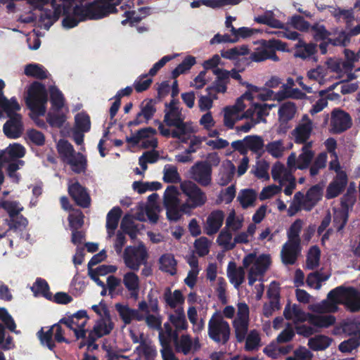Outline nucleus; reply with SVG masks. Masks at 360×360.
I'll use <instances>...</instances> for the list:
<instances>
[{"mask_svg":"<svg viewBox=\"0 0 360 360\" xmlns=\"http://www.w3.org/2000/svg\"><path fill=\"white\" fill-rule=\"evenodd\" d=\"M156 101L153 98L144 99L140 104V111L136 114L134 120L128 122V126H138L143 123H148L156 112Z\"/></svg>","mask_w":360,"mask_h":360,"instance_id":"obj_11","label":"nucleus"},{"mask_svg":"<svg viewBox=\"0 0 360 360\" xmlns=\"http://www.w3.org/2000/svg\"><path fill=\"white\" fill-rule=\"evenodd\" d=\"M352 118L349 113L335 109L331 113L330 132L334 134H340L352 127Z\"/></svg>","mask_w":360,"mask_h":360,"instance_id":"obj_10","label":"nucleus"},{"mask_svg":"<svg viewBox=\"0 0 360 360\" xmlns=\"http://www.w3.org/2000/svg\"><path fill=\"white\" fill-rule=\"evenodd\" d=\"M67 120L66 115L61 110L50 111L46 115V122L51 127L60 128Z\"/></svg>","mask_w":360,"mask_h":360,"instance_id":"obj_38","label":"nucleus"},{"mask_svg":"<svg viewBox=\"0 0 360 360\" xmlns=\"http://www.w3.org/2000/svg\"><path fill=\"white\" fill-rule=\"evenodd\" d=\"M75 129L82 132H88L91 129L89 115L85 112H78L75 117Z\"/></svg>","mask_w":360,"mask_h":360,"instance_id":"obj_44","label":"nucleus"},{"mask_svg":"<svg viewBox=\"0 0 360 360\" xmlns=\"http://www.w3.org/2000/svg\"><path fill=\"white\" fill-rule=\"evenodd\" d=\"M136 351L143 355L146 360H153L157 355L155 347L146 342L145 340H141L140 345L136 348Z\"/></svg>","mask_w":360,"mask_h":360,"instance_id":"obj_45","label":"nucleus"},{"mask_svg":"<svg viewBox=\"0 0 360 360\" xmlns=\"http://www.w3.org/2000/svg\"><path fill=\"white\" fill-rule=\"evenodd\" d=\"M122 214V210L118 206L114 207L107 214L106 229L109 235L113 234L115 229L117 228Z\"/></svg>","mask_w":360,"mask_h":360,"instance_id":"obj_27","label":"nucleus"},{"mask_svg":"<svg viewBox=\"0 0 360 360\" xmlns=\"http://www.w3.org/2000/svg\"><path fill=\"white\" fill-rule=\"evenodd\" d=\"M218 96L216 94L210 91L207 96H200L198 100V106L200 111H205L210 110L213 105V101L217 100Z\"/></svg>","mask_w":360,"mask_h":360,"instance_id":"obj_62","label":"nucleus"},{"mask_svg":"<svg viewBox=\"0 0 360 360\" xmlns=\"http://www.w3.org/2000/svg\"><path fill=\"white\" fill-rule=\"evenodd\" d=\"M256 198L257 193L255 190L251 188L242 190L238 196V200L244 209L252 206Z\"/></svg>","mask_w":360,"mask_h":360,"instance_id":"obj_43","label":"nucleus"},{"mask_svg":"<svg viewBox=\"0 0 360 360\" xmlns=\"http://www.w3.org/2000/svg\"><path fill=\"white\" fill-rule=\"evenodd\" d=\"M176 352H181L184 354H188L192 347V341L189 335H182L180 339L174 342Z\"/></svg>","mask_w":360,"mask_h":360,"instance_id":"obj_59","label":"nucleus"},{"mask_svg":"<svg viewBox=\"0 0 360 360\" xmlns=\"http://www.w3.org/2000/svg\"><path fill=\"white\" fill-rule=\"evenodd\" d=\"M347 184V176L345 172L338 173L335 178L328 184L325 197L330 200L338 196L345 190Z\"/></svg>","mask_w":360,"mask_h":360,"instance_id":"obj_15","label":"nucleus"},{"mask_svg":"<svg viewBox=\"0 0 360 360\" xmlns=\"http://www.w3.org/2000/svg\"><path fill=\"white\" fill-rule=\"evenodd\" d=\"M47 101L48 94L45 85L37 81L33 82L27 90L26 103L28 108L35 116H44Z\"/></svg>","mask_w":360,"mask_h":360,"instance_id":"obj_2","label":"nucleus"},{"mask_svg":"<svg viewBox=\"0 0 360 360\" xmlns=\"http://www.w3.org/2000/svg\"><path fill=\"white\" fill-rule=\"evenodd\" d=\"M88 11L91 13V20L101 19L110 13L117 12L115 4H110L103 0H96L89 4Z\"/></svg>","mask_w":360,"mask_h":360,"instance_id":"obj_12","label":"nucleus"},{"mask_svg":"<svg viewBox=\"0 0 360 360\" xmlns=\"http://www.w3.org/2000/svg\"><path fill=\"white\" fill-rule=\"evenodd\" d=\"M303 119H306L307 122L298 124L292 131L295 137V142L299 144H306L307 140L310 138L313 127L312 122L305 115Z\"/></svg>","mask_w":360,"mask_h":360,"instance_id":"obj_19","label":"nucleus"},{"mask_svg":"<svg viewBox=\"0 0 360 360\" xmlns=\"http://www.w3.org/2000/svg\"><path fill=\"white\" fill-rule=\"evenodd\" d=\"M335 317L331 314L319 315L309 314V323L316 328H329L335 324Z\"/></svg>","mask_w":360,"mask_h":360,"instance_id":"obj_25","label":"nucleus"},{"mask_svg":"<svg viewBox=\"0 0 360 360\" xmlns=\"http://www.w3.org/2000/svg\"><path fill=\"white\" fill-rule=\"evenodd\" d=\"M245 271L242 266L237 267L236 264L231 261L227 267V276L231 284L238 288L245 281Z\"/></svg>","mask_w":360,"mask_h":360,"instance_id":"obj_22","label":"nucleus"},{"mask_svg":"<svg viewBox=\"0 0 360 360\" xmlns=\"http://www.w3.org/2000/svg\"><path fill=\"white\" fill-rule=\"evenodd\" d=\"M357 295V289L354 287H345L343 285L336 287L331 290L327 295L329 300V306L327 307V310L335 312L338 309L337 304L342 303L345 305L346 309L350 312L359 311V307L355 301Z\"/></svg>","mask_w":360,"mask_h":360,"instance_id":"obj_1","label":"nucleus"},{"mask_svg":"<svg viewBox=\"0 0 360 360\" xmlns=\"http://www.w3.org/2000/svg\"><path fill=\"white\" fill-rule=\"evenodd\" d=\"M229 169L224 170L220 174L219 184L222 186L228 185L233 180L235 174V165L231 161H229Z\"/></svg>","mask_w":360,"mask_h":360,"instance_id":"obj_63","label":"nucleus"},{"mask_svg":"<svg viewBox=\"0 0 360 360\" xmlns=\"http://www.w3.org/2000/svg\"><path fill=\"white\" fill-rule=\"evenodd\" d=\"M89 317L84 309L77 311L72 314H66V316L60 320V323L65 324L74 332L76 340L85 339L88 330L85 326Z\"/></svg>","mask_w":360,"mask_h":360,"instance_id":"obj_5","label":"nucleus"},{"mask_svg":"<svg viewBox=\"0 0 360 360\" xmlns=\"http://www.w3.org/2000/svg\"><path fill=\"white\" fill-rule=\"evenodd\" d=\"M311 146L312 142H308L303 146L302 152L297 157L298 165H297V169L303 170L310 165L314 157V152L311 149Z\"/></svg>","mask_w":360,"mask_h":360,"instance_id":"obj_26","label":"nucleus"},{"mask_svg":"<svg viewBox=\"0 0 360 360\" xmlns=\"http://www.w3.org/2000/svg\"><path fill=\"white\" fill-rule=\"evenodd\" d=\"M164 122L167 126L174 127L178 129H182L183 124H186L179 108H172L167 111L164 116Z\"/></svg>","mask_w":360,"mask_h":360,"instance_id":"obj_24","label":"nucleus"},{"mask_svg":"<svg viewBox=\"0 0 360 360\" xmlns=\"http://www.w3.org/2000/svg\"><path fill=\"white\" fill-rule=\"evenodd\" d=\"M321 250L316 245L311 246L307 253L306 264L309 269H314L319 265Z\"/></svg>","mask_w":360,"mask_h":360,"instance_id":"obj_46","label":"nucleus"},{"mask_svg":"<svg viewBox=\"0 0 360 360\" xmlns=\"http://www.w3.org/2000/svg\"><path fill=\"white\" fill-rule=\"evenodd\" d=\"M335 330L340 333V330L348 335H356L359 332V323L354 321H345L342 322L340 326L336 327Z\"/></svg>","mask_w":360,"mask_h":360,"instance_id":"obj_56","label":"nucleus"},{"mask_svg":"<svg viewBox=\"0 0 360 360\" xmlns=\"http://www.w3.org/2000/svg\"><path fill=\"white\" fill-rule=\"evenodd\" d=\"M301 245L299 243L286 242L282 247L281 257L285 265H293L301 252Z\"/></svg>","mask_w":360,"mask_h":360,"instance_id":"obj_17","label":"nucleus"},{"mask_svg":"<svg viewBox=\"0 0 360 360\" xmlns=\"http://www.w3.org/2000/svg\"><path fill=\"white\" fill-rule=\"evenodd\" d=\"M164 300L170 308L174 309L179 304L184 303L185 298L179 290H175L173 293L171 289L167 288L164 292Z\"/></svg>","mask_w":360,"mask_h":360,"instance_id":"obj_30","label":"nucleus"},{"mask_svg":"<svg viewBox=\"0 0 360 360\" xmlns=\"http://www.w3.org/2000/svg\"><path fill=\"white\" fill-rule=\"evenodd\" d=\"M68 193L77 205L83 208H86L90 205V196L86 188L82 186L78 181L69 184Z\"/></svg>","mask_w":360,"mask_h":360,"instance_id":"obj_13","label":"nucleus"},{"mask_svg":"<svg viewBox=\"0 0 360 360\" xmlns=\"http://www.w3.org/2000/svg\"><path fill=\"white\" fill-rule=\"evenodd\" d=\"M61 323L59 321L49 327L46 331L44 328H41L37 333V336L42 346L46 347L49 350L54 352L56 347V342L70 343L65 337V330L63 329Z\"/></svg>","mask_w":360,"mask_h":360,"instance_id":"obj_3","label":"nucleus"},{"mask_svg":"<svg viewBox=\"0 0 360 360\" xmlns=\"http://www.w3.org/2000/svg\"><path fill=\"white\" fill-rule=\"evenodd\" d=\"M302 221L301 219L295 220L290 226L288 231V241L293 243L300 244L301 240L300 233L302 229Z\"/></svg>","mask_w":360,"mask_h":360,"instance_id":"obj_48","label":"nucleus"},{"mask_svg":"<svg viewBox=\"0 0 360 360\" xmlns=\"http://www.w3.org/2000/svg\"><path fill=\"white\" fill-rule=\"evenodd\" d=\"M331 342L330 338L324 335H318L309 340L308 346L314 351H322L328 348Z\"/></svg>","mask_w":360,"mask_h":360,"instance_id":"obj_34","label":"nucleus"},{"mask_svg":"<svg viewBox=\"0 0 360 360\" xmlns=\"http://www.w3.org/2000/svg\"><path fill=\"white\" fill-rule=\"evenodd\" d=\"M233 326L235 329L236 338L238 342H243L248 333V322L243 320H234Z\"/></svg>","mask_w":360,"mask_h":360,"instance_id":"obj_53","label":"nucleus"},{"mask_svg":"<svg viewBox=\"0 0 360 360\" xmlns=\"http://www.w3.org/2000/svg\"><path fill=\"white\" fill-rule=\"evenodd\" d=\"M51 109L53 110H61L64 106L65 98L62 92L56 86H50L49 88Z\"/></svg>","mask_w":360,"mask_h":360,"instance_id":"obj_36","label":"nucleus"},{"mask_svg":"<svg viewBox=\"0 0 360 360\" xmlns=\"http://www.w3.org/2000/svg\"><path fill=\"white\" fill-rule=\"evenodd\" d=\"M65 162L70 165L72 170L76 174H80L86 169V159L81 153H77L76 155H73Z\"/></svg>","mask_w":360,"mask_h":360,"instance_id":"obj_35","label":"nucleus"},{"mask_svg":"<svg viewBox=\"0 0 360 360\" xmlns=\"http://www.w3.org/2000/svg\"><path fill=\"white\" fill-rule=\"evenodd\" d=\"M271 264L270 257L267 255H260L255 262L253 266L251 268L260 276H262L269 269Z\"/></svg>","mask_w":360,"mask_h":360,"instance_id":"obj_50","label":"nucleus"},{"mask_svg":"<svg viewBox=\"0 0 360 360\" xmlns=\"http://www.w3.org/2000/svg\"><path fill=\"white\" fill-rule=\"evenodd\" d=\"M296 105L294 103L288 101L282 104L278 109L279 120L281 122V125L285 124L293 119L296 113Z\"/></svg>","mask_w":360,"mask_h":360,"instance_id":"obj_28","label":"nucleus"},{"mask_svg":"<svg viewBox=\"0 0 360 360\" xmlns=\"http://www.w3.org/2000/svg\"><path fill=\"white\" fill-rule=\"evenodd\" d=\"M103 316L97 320L91 330H88L89 335V343H93L98 339L107 335L111 333L114 328V324L110 319V311L106 305L102 307Z\"/></svg>","mask_w":360,"mask_h":360,"instance_id":"obj_7","label":"nucleus"},{"mask_svg":"<svg viewBox=\"0 0 360 360\" xmlns=\"http://www.w3.org/2000/svg\"><path fill=\"white\" fill-rule=\"evenodd\" d=\"M122 282L129 291L130 297L136 300L139 297L140 290V279L139 276L134 271H128L124 274Z\"/></svg>","mask_w":360,"mask_h":360,"instance_id":"obj_20","label":"nucleus"},{"mask_svg":"<svg viewBox=\"0 0 360 360\" xmlns=\"http://www.w3.org/2000/svg\"><path fill=\"white\" fill-rule=\"evenodd\" d=\"M194 246L200 257H204L209 253V240L206 237L202 236L196 239Z\"/></svg>","mask_w":360,"mask_h":360,"instance_id":"obj_64","label":"nucleus"},{"mask_svg":"<svg viewBox=\"0 0 360 360\" xmlns=\"http://www.w3.org/2000/svg\"><path fill=\"white\" fill-rule=\"evenodd\" d=\"M351 41V38L347 32L341 30L338 32V35L335 38H328V43L335 46H347Z\"/></svg>","mask_w":360,"mask_h":360,"instance_id":"obj_60","label":"nucleus"},{"mask_svg":"<svg viewBox=\"0 0 360 360\" xmlns=\"http://www.w3.org/2000/svg\"><path fill=\"white\" fill-rule=\"evenodd\" d=\"M31 289L34 294L41 295L48 300H52V293L45 279L37 278Z\"/></svg>","mask_w":360,"mask_h":360,"instance_id":"obj_39","label":"nucleus"},{"mask_svg":"<svg viewBox=\"0 0 360 360\" xmlns=\"http://www.w3.org/2000/svg\"><path fill=\"white\" fill-rule=\"evenodd\" d=\"M169 321L175 327V330L177 332L186 330L188 328V323L183 308H178L174 311V314H169Z\"/></svg>","mask_w":360,"mask_h":360,"instance_id":"obj_29","label":"nucleus"},{"mask_svg":"<svg viewBox=\"0 0 360 360\" xmlns=\"http://www.w3.org/2000/svg\"><path fill=\"white\" fill-rule=\"evenodd\" d=\"M115 309L125 324H129L133 320L134 315L137 314V310L132 309L128 305H124L120 303L115 304Z\"/></svg>","mask_w":360,"mask_h":360,"instance_id":"obj_49","label":"nucleus"},{"mask_svg":"<svg viewBox=\"0 0 360 360\" xmlns=\"http://www.w3.org/2000/svg\"><path fill=\"white\" fill-rule=\"evenodd\" d=\"M24 73L27 77L38 79H44L48 77V71L43 65L38 63H30L25 65Z\"/></svg>","mask_w":360,"mask_h":360,"instance_id":"obj_32","label":"nucleus"},{"mask_svg":"<svg viewBox=\"0 0 360 360\" xmlns=\"http://www.w3.org/2000/svg\"><path fill=\"white\" fill-rule=\"evenodd\" d=\"M148 252L143 245L126 248L123 255L124 262L132 271H139L141 264L147 262Z\"/></svg>","mask_w":360,"mask_h":360,"instance_id":"obj_6","label":"nucleus"},{"mask_svg":"<svg viewBox=\"0 0 360 360\" xmlns=\"http://www.w3.org/2000/svg\"><path fill=\"white\" fill-rule=\"evenodd\" d=\"M1 108L6 114L7 117L10 118L11 117H15L16 115H20L17 112L20 110L21 108L15 97L8 99L5 96L1 103Z\"/></svg>","mask_w":360,"mask_h":360,"instance_id":"obj_37","label":"nucleus"},{"mask_svg":"<svg viewBox=\"0 0 360 360\" xmlns=\"http://www.w3.org/2000/svg\"><path fill=\"white\" fill-rule=\"evenodd\" d=\"M120 229L124 233L129 235L131 238L136 237V228L134 226L133 219L130 215L126 214L124 216L121 221Z\"/></svg>","mask_w":360,"mask_h":360,"instance_id":"obj_55","label":"nucleus"},{"mask_svg":"<svg viewBox=\"0 0 360 360\" xmlns=\"http://www.w3.org/2000/svg\"><path fill=\"white\" fill-rule=\"evenodd\" d=\"M224 213L222 210H217L212 211L206 219L205 233L208 236L217 233L223 224Z\"/></svg>","mask_w":360,"mask_h":360,"instance_id":"obj_18","label":"nucleus"},{"mask_svg":"<svg viewBox=\"0 0 360 360\" xmlns=\"http://www.w3.org/2000/svg\"><path fill=\"white\" fill-rule=\"evenodd\" d=\"M183 193L188 197V201L193 203V207H200L207 202L205 192L191 181H185L180 185Z\"/></svg>","mask_w":360,"mask_h":360,"instance_id":"obj_9","label":"nucleus"},{"mask_svg":"<svg viewBox=\"0 0 360 360\" xmlns=\"http://www.w3.org/2000/svg\"><path fill=\"white\" fill-rule=\"evenodd\" d=\"M311 30L314 32L313 37L316 41L328 39V36L330 35V32L326 30L323 25L315 23L311 27Z\"/></svg>","mask_w":360,"mask_h":360,"instance_id":"obj_61","label":"nucleus"},{"mask_svg":"<svg viewBox=\"0 0 360 360\" xmlns=\"http://www.w3.org/2000/svg\"><path fill=\"white\" fill-rule=\"evenodd\" d=\"M22 115H16L15 117H11L4 124L3 131L8 139H18L23 131V124L22 122Z\"/></svg>","mask_w":360,"mask_h":360,"instance_id":"obj_16","label":"nucleus"},{"mask_svg":"<svg viewBox=\"0 0 360 360\" xmlns=\"http://www.w3.org/2000/svg\"><path fill=\"white\" fill-rule=\"evenodd\" d=\"M160 269L173 276L176 273L177 262L172 254H164L160 259Z\"/></svg>","mask_w":360,"mask_h":360,"instance_id":"obj_33","label":"nucleus"},{"mask_svg":"<svg viewBox=\"0 0 360 360\" xmlns=\"http://www.w3.org/2000/svg\"><path fill=\"white\" fill-rule=\"evenodd\" d=\"M212 172V166L207 161H198L189 170L191 178L202 186L211 184Z\"/></svg>","mask_w":360,"mask_h":360,"instance_id":"obj_8","label":"nucleus"},{"mask_svg":"<svg viewBox=\"0 0 360 360\" xmlns=\"http://www.w3.org/2000/svg\"><path fill=\"white\" fill-rule=\"evenodd\" d=\"M349 214L347 210L336 211L333 216V226L337 231H342L347 223Z\"/></svg>","mask_w":360,"mask_h":360,"instance_id":"obj_58","label":"nucleus"},{"mask_svg":"<svg viewBox=\"0 0 360 360\" xmlns=\"http://www.w3.org/2000/svg\"><path fill=\"white\" fill-rule=\"evenodd\" d=\"M213 74L216 75L215 80L211 86L205 89L207 93L211 91L213 94H224L227 91V85L230 79H228V70L222 68H216L213 70Z\"/></svg>","mask_w":360,"mask_h":360,"instance_id":"obj_14","label":"nucleus"},{"mask_svg":"<svg viewBox=\"0 0 360 360\" xmlns=\"http://www.w3.org/2000/svg\"><path fill=\"white\" fill-rule=\"evenodd\" d=\"M248 53L249 49L248 46L243 45L240 47L236 46L228 50H223L221 51V56L226 59L234 60L238 56L247 55Z\"/></svg>","mask_w":360,"mask_h":360,"instance_id":"obj_52","label":"nucleus"},{"mask_svg":"<svg viewBox=\"0 0 360 360\" xmlns=\"http://www.w3.org/2000/svg\"><path fill=\"white\" fill-rule=\"evenodd\" d=\"M231 335L229 323L221 316L213 315L208 322V335L214 342L226 344Z\"/></svg>","mask_w":360,"mask_h":360,"instance_id":"obj_4","label":"nucleus"},{"mask_svg":"<svg viewBox=\"0 0 360 360\" xmlns=\"http://www.w3.org/2000/svg\"><path fill=\"white\" fill-rule=\"evenodd\" d=\"M163 181L166 183L176 184L181 181V176L175 166L167 165L164 169Z\"/></svg>","mask_w":360,"mask_h":360,"instance_id":"obj_54","label":"nucleus"},{"mask_svg":"<svg viewBox=\"0 0 360 360\" xmlns=\"http://www.w3.org/2000/svg\"><path fill=\"white\" fill-rule=\"evenodd\" d=\"M60 16V9L59 8L51 10H46L41 14L40 21L43 23L44 27L49 30L51 26L56 22Z\"/></svg>","mask_w":360,"mask_h":360,"instance_id":"obj_42","label":"nucleus"},{"mask_svg":"<svg viewBox=\"0 0 360 360\" xmlns=\"http://www.w3.org/2000/svg\"><path fill=\"white\" fill-rule=\"evenodd\" d=\"M322 195L323 188L319 184H316L309 188L305 195L304 210L311 211L321 200Z\"/></svg>","mask_w":360,"mask_h":360,"instance_id":"obj_21","label":"nucleus"},{"mask_svg":"<svg viewBox=\"0 0 360 360\" xmlns=\"http://www.w3.org/2000/svg\"><path fill=\"white\" fill-rule=\"evenodd\" d=\"M246 142L247 150L255 153H259L264 146V139L258 135H248L244 138Z\"/></svg>","mask_w":360,"mask_h":360,"instance_id":"obj_41","label":"nucleus"},{"mask_svg":"<svg viewBox=\"0 0 360 360\" xmlns=\"http://www.w3.org/2000/svg\"><path fill=\"white\" fill-rule=\"evenodd\" d=\"M254 20L259 24L266 25L273 28L282 29L284 27L282 22L274 18V12L271 11H266L264 15L255 17Z\"/></svg>","mask_w":360,"mask_h":360,"instance_id":"obj_31","label":"nucleus"},{"mask_svg":"<svg viewBox=\"0 0 360 360\" xmlns=\"http://www.w3.org/2000/svg\"><path fill=\"white\" fill-rule=\"evenodd\" d=\"M295 57L305 60L316 53V44L314 43L307 44L302 39H300L295 45Z\"/></svg>","mask_w":360,"mask_h":360,"instance_id":"obj_23","label":"nucleus"},{"mask_svg":"<svg viewBox=\"0 0 360 360\" xmlns=\"http://www.w3.org/2000/svg\"><path fill=\"white\" fill-rule=\"evenodd\" d=\"M57 149L65 162L75 155L73 146L67 140L60 139L58 143Z\"/></svg>","mask_w":360,"mask_h":360,"instance_id":"obj_47","label":"nucleus"},{"mask_svg":"<svg viewBox=\"0 0 360 360\" xmlns=\"http://www.w3.org/2000/svg\"><path fill=\"white\" fill-rule=\"evenodd\" d=\"M232 233L226 228H224L219 234L217 242L225 250H232L235 248V243H231Z\"/></svg>","mask_w":360,"mask_h":360,"instance_id":"obj_51","label":"nucleus"},{"mask_svg":"<svg viewBox=\"0 0 360 360\" xmlns=\"http://www.w3.org/2000/svg\"><path fill=\"white\" fill-rule=\"evenodd\" d=\"M196 60L194 56H187L172 72V77L176 79L180 75L188 71L195 64Z\"/></svg>","mask_w":360,"mask_h":360,"instance_id":"obj_40","label":"nucleus"},{"mask_svg":"<svg viewBox=\"0 0 360 360\" xmlns=\"http://www.w3.org/2000/svg\"><path fill=\"white\" fill-rule=\"evenodd\" d=\"M360 345V334L358 336L349 338L342 342L339 346V350L342 353H350Z\"/></svg>","mask_w":360,"mask_h":360,"instance_id":"obj_57","label":"nucleus"}]
</instances>
